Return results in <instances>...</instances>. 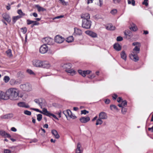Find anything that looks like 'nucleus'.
<instances>
[{
	"label": "nucleus",
	"mask_w": 153,
	"mask_h": 153,
	"mask_svg": "<svg viewBox=\"0 0 153 153\" xmlns=\"http://www.w3.org/2000/svg\"><path fill=\"white\" fill-rule=\"evenodd\" d=\"M19 90L15 88H9L6 91L7 100L10 99L11 100H16L19 97Z\"/></svg>",
	"instance_id": "obj_1"
},
{
	"label": "nucleus",
	"mask_w": 153,
	"mask_h": 153,
	"mask_svg": "<svg viewBox=\"0 0 153 153\" xmlns=\"http://www.w3.org/2000/svg\"><path fill=\"white\" fill-rule=\"evenodd\" d=\"M132 45L134 46H135V47L133 49L132 53L130 54L129 56L131 59L136 62L138 61L139 59L137 54L140 52L141 44L139 42H134L133 43Z\"/></svg>",
	"instance_id": "obj_2"
},
{
	"label": "nucleus",
	"mask_w": 153,
	"mask_h": 153,
	"mask_svg": "<svg viewBox=\"0 0 153 153\" xmlns=\"http://www.w3.org/2000/svg\"><path fill=\"white\" fill-rule=\"evenodd\" d=\"M72 66V65L71 63H68L64 64L62 66L64 68L66 69L65 71L66 72L70 73L71 75L73 76L75 75L76 72L73 69H71Z\"/></svg>",
	"instance_id": "obj_3"
},
{
	"label": "nucleus",
	"mask_w": 153,
	"mask_h": 153,
	"mask_svg": "<svg viewBox=\"0 0 153 153\" xmlns=\"http://www.w3.org/2000/svg\"><path fill=\"white\" fill-rule=\"evenodd\" d=\"M20 88L25 91H29L31 90V85L28 83L20 85Z\"/></svg>",
	"instance_id": "obj_4"
},
{
	"label": "nucleus",
	"mask_w": 153,
	"mask_h": 153,
	"mask_svg": "<svg viewBox=\"0 0 153 153\" xmlns=\"http://www.w3.org/2000/svg\"><path fill=\"white\" fill-rule=\"evenodd\" d=\"M82 26L83 27L85 28H90L91 26V21L88 20L84 19L82 21Z\"/></svg>",
	"instance_id": "obj_5"
},
{
	"label": "nucleus",
	"mask_w": 153,
	"mask_h": 153,
	"mask_svg": "<svg viewBox=\"0 0 153 153\" xmlns=\"http://www.w3.org/2000/svg\"><path fill=\"white\" fill-rule=\"evenodd\" d=\"M42 112H43V114L49 117H51V116H52L55 119L58 120V119L57 117L55 115L50 113L47 111L46 108H43L42 109Z\"/></svg>",
	"instance_id": "obj_6"
},
{
	"label": "nucleus",
	"mask_w": 153,
	"mask_h": 153,
	"mask_svg": "<svg viewBox=\"0 0 153 153\" xmlns=\"http://www.w3.org/2000/svg\"><path fill=\"white\" fill-rule=\"evenodd\" d=\"M48 47L46 44H44L41 46L39 49V51L42 54L46 53L48 50Z\"/></svg>",
	"instance_id": "obj_7"
},
{
	"label": "nucleus",
	"mask_w": 153,
	"mask_h": 153,
	"mask_svg": "<svg viewBox=\"0 0 153 153\" xmlns=\"http://www.w3.org/2000/svg\"><path fill=\"white\" fill-rule=\"evenodd\" d=\"M42 42L45 44L51 45L52 44L53 39L49 37H46L42 39Z\"/></svg>",
	"instance_id": "obj_8"
},
{
	"label": "nucleus",
	"mask_w": 153,
	"mask_h": 153,
	"mask_svg": "<svg viewBox=\"0 0 153 153\" xmlns=\"http://www.w3.org/2000/svg\"><path fill=\"white\" fill-rule=\"evenodd\" d=\"M42 61L39 60L35 59L33 61V64L36 67H41L42 64Z\"/></svg>",
	"instance_id": "obj_9"
},
{
	"label": "nucleus",
	"mask_w": 153,
	"mask_h": 153,
	"mask_svg": "<svg viewBox=\"0 0 153 153\" xmlns=\"http://www.w3.org/2000/svg\"><path fill=\"white\" fill-rule=\"evenodd\" d=\"M64 40V39L60 35H57L55 38V41L58 43H62Z\"/></svg>",
	"instance_id": "obj_10"
},
{
	"label": "nucleus",
	"mask_w": 153,
	"mask_h": 153,
	"mask_svg": "<svg viewBox=\"0 0 153 153\" xmlns=\"http://www.w3.org/2000/svg\"><path fill=\"white\" fill-rule=\"evenodd\" d=\"M75 151L76 153H83V149L82 148L81 145L80 143H77Z\"/></svg>",
	"instance_id": "obj_11"
},
{
	"label": "nucleus",
	"mask_w": 153,
	"mask_h": 153,
	"mask_svg": "<svg viewBox=\"0 0 153 153\" xmlns=\"http://www.w3.org/2000/svg\"><path fill=\"white\" fill-rule=\"evenodd\" d=\"M42 64L41 67L42 68H48L51 66V65L49 62L46 61H42Z\"/></svg>",
	"instance_id": "obj_12"
},
{
	"label": "nucleus",
	"mask_w": 153,
	"mask_h": 153,
	"mask_svg": "<svg viewBox=\"0 0 153 153\" xmlns=\"http://www.w3.org/2000/svg\"><path fill=\"white\" fill-rule=\"evenodd\" d=\"M85 33L87 34L93 38L97 37V36L96 33L91 31H85Z\"/></svg>",
	"instance_id": "obj_13"
},
{
	"label": "nucleus",
	"mask_w": 153,
	"mask_h": 153,
	"mask_svg": "<svg viewBox=\"0 0 153 153\" xmlns=\"http://www.w3.org/2000/svg\"><path fill=\"white\" fill-rule=\"evenodd\" d=\"M2 16L3 19L8 23L11 22V18L10 16L7 14L5 13L2 14Z\"/></svg>",
	"instance_id": "obj_14"
},
{
	"label": "nucleus",
	"mask_w": 153,
	"mask_h": 153,
	"mask_svg": "<svg viewBox=\"0 0 153 153\" xmlns=\"http://www.w3.org/2000/svg\"><path fill=\"white\" fill-rule=\"evenodd\" d=\"M91 72V71L89 70L84 71H82L81 70H79L78 72L83 76L85 77L86 74H89Z\"/></svg>",
	"instance_id": "obj_15"
},
{
	"label": "nucleus",
	"mask_w": 153,
	"mask_h": 153,
	"mask_svg": "<svg viewBox=\"0 0 153 153\" xmlns=\"http://www.w3.org/2000/svg\"><path fill=\"white\" fill-rule=\"evenodd\" d=\"M99 118L102 120H105L108 117L106 113L104 112H101L99 115Z\"/></svg>",
	"instance_id": "obj_16"
},
{
	"label": "nucleus",
	"mask_w": 153,
	"mask_h": 153,
	"mask_svg": "<svg viewBox=\"0 0 153 153\" xmlns=\"http://www.w3.org/2000/svg\"><path fill=\"white\" fill-rule=\"evenodd\" d=\"M7 100L6 92L5 93L4 92L0 91V100Z\"/></svg>",
	"instance_id": "obj_17"
},
{
	"label": "nucleus",
	"mask_w": 153,
	"mask_h": 153,
	"mask_svg": "<svg viewBox=\"0 0 153 153\" xmlns=\"http://www.w3.org/2000/svg\"><path fill=\"white\" fill-rule=\"evenodd\" d=\"M90 120L89 117H82L79 119L80 121L82 123H86L88 122Z\"/></svg>",
	"instance_id": "obj_18"
},
{
	"label": "nucleus",
	"mask_w": 153,
	"mask_h": 153,
	"mask_svg": "<svg viewBox=\"0 0 153 153\" xmlns=\"http://www.w3.org/2000/svg\"><path fill=\"white\" fill-rule=\"evenodd\" d=\"M13 116V114L11 113L7 114L2 115L1 116V119H8L12 117Z\"/></svg>",
	"instance_id": "obj_19"
},
{
	"label": "nucleus",
	"mask_w": 153,
	"mask_h": 153,
	"mask_svg": "<svg viewBox=\"0 0 153 153\" xmlns=\"http://www.w3.org/2000/svg\"><path fill=\"white\" fill-rule=\"evenodd\" d=\"M81 18L84 19H86L87 20H88L90 19V16L89 14L87 13H85L82 14L81 16Z\"/></svg>",
	"instance_id": "obj_20"
},
{
	"label": "nucleus",
	"mask_w": 153,
	"mask_h": 153,
	"mask_svg": "<svg viewBox=\"0 0 153 153\" xmlns=\"http://www.w3.org/2000/svg\"><path fill=\"white\" fill-rule=\"evenodd\" d=\"M82 31L80 29L77 28H74V33L75 35H82Z\"/></svg>",
	"instance_id": "obj_21"
},
{
	"label": "nucleus",
	"mask_w": 153,
	"mask_h": 153,
	"mask_svg": "<svg viewBox=\"0 0 153 153\" xmlns=\"http://www.w3.org/2000/svg\"><path fill=\"white\" fill-rule=\"evenodd\" d=\"M131 27L130 28V29L131 30L134 31H137V27L136 25L133 23H132L130 25Z\"/></svg>",
	"instance_id": "obj_22"
},
{
	"label": "nucleus",
	"mask_w": 153,
	"mask_h": 153,
	"mask_svg": "<svg viewBox=\"0 0 153 153\" xmlns=\"http://www.w3.org/2000/svg\"><path fill=\"white\" fill-rule=\"evenodd\" d=\"M52 134L54 136L55 138L58 139L59 137V135L58 134L57 131L55 130H53L51 131Z\"/></svg>",
	"instance_id": "obj_23"
},
{
	"label": "nucleus",
	"mask_w": 153,
	"mask_h": 153,
	"mask_svg": "<svg viewBox=\"0 0 153 153\" xmlns=\"http://www.w3.org/2000/svg\"><path fill=\"white\" fill-rule=\"evenodd\" d=\"M114 48L117 51H120L121 49V46L118 43H115L114 45Z\"/></svg>",
	"instance_id": "obj_24"
},
{
	"label": "nucleus",
	"mask_w": 153,
	"mask_h": 153,
	"mask_svg": "<svg viewBox=\"0 0 153 153\" xmlns=\"http://www.w3.org/2000/svg\"><path fill=\"white\" fill-rule=\"evenodd\" d=\"M106 28L107 29L109 30H114L115 29V26H113L111 24H109L108 25Z\"/></svg>",
	"instance_id": "obj_25"
},
{
	"label": "nucleus",
	"mask_w": 153,
	"mask_h": 153,
	"mask_svg": "<svg viewBox=\"0 0 153 153\" xmlns=\"http://www.w3.org/2000/svg\"><path fill=\"white\" fill-rule=\"evenodd\" d=\"M121 58L125 61L126 60V55L124 51H122L120 53Z\"/></svg>",
	"instance_id": "obj_26"
},
{
	"label": "nucleus",
	"mask_w": 153,
	"mask_h": 153,
	"mask_svg": "<svg viewBox=\"0 0 153 153\" xmlns=\"http://www.w3.org/2000/svg\"><path fill=\"white\" fill-rule=\"evenodd\" d=\"M18 105L20 107L25 108H28L29 107V105H26L25 103L24 102H20L18 103Z\"/></svg>",
	"instance_id": "obj_27"
},
{
	"label": "nucleus",
	"mask_w": 153,
	"mask_h": 153,
	"mask_svg": "<svg viewBox=\"0 0 153 153\" xmlns=\"http://www.w3.org/2000/svg\"><path fill=\"white\" fill-rule=\"evenodd\" d=\"M21 18V16H13V17L12 19L13 22V23H15L17 20Z\"/></svg>",
	"instance_id": "obj_28"
},
{
	"label": "nucleus",
	"mask_w": 153,
	"mask_h": 153,
	"mask_svg": "<svg viewBox=\"0 0 153 153\" xmlns=\"http://www.w3.org/2000/svg\"><path fill=\"white\" fill-rule=\"evenodd\" d=\"M110 108L111 110L114 111L116 110V111H118V109L117 107L114 105H110Z\"/></svg>",
	"instance_id": "obj_29"
},
{
	"label": "nucleus",
	"mask_w": 153,
	"mask_h": 153,
	"mask_svg": "<svg viewBox=\"0 0 153 153\" xmlns=\"http://www.w3.org/2000/svg\"><path fill=\"white\" fill-rule=\"evenodd\" d=\"M18 82L14 79H11L10 81V84L12 85L17 84Z\"/></svg>",
	"instance_id": "obj_30"
},
{
	"label": "nucleus",
	"mask_w": 153,
	"mask_h": 153,
	"mask_svg": "<svg viewBox=\"0 0 153 153\" xmlns=\"http://www.w3.org/2000/svg\"><path fill=\"white\" fill-rule=\"evenodd\" d=\"M45 100L44 99L42 98H39V106L41 107L44 104Z\"/></svg>",
	"instance_id": "obj_31"
},
{
	"label": "nucleus",
	"mask_w": 153,
	"mask_h": 153,
	"mask_svg": "<svg viewBox=\"0 0 153 153\" xmlns=\"http://www.w3.org/2000/svg\"><path fill=\"white\" fill-rule=\"evenodd\" d=\"M102 119L99 118L97 119L96 121V125H101L103 123L102 121Z\"/></svg>",
	"instance_id": "obj_32"
},
{
	"label": "nucleus",
	"mask_w": 153,
	"mask_h": 153,
	"mask_svg": "<svg viewBox=\"0 0 153 153\" xmlns=\"http://www.w3.org/2000/svg\"><path fill=\"white\" fill-rule=\"evenodd\" d=\"M17 13L19 15V16H21V18L25 15V14L23 13L22 10L21 9L18 10L17 11Z\"/></svg>",
	"instance_id": "obj_33"
},
{
	"label": "nucleus",
	"mask_w": 153,
	"mask_h": 153,
	"mask_svg": "<svg viewBox=\"0 0 153 153\" xmlns=\"http://www.w3.org/2000/svg\"><path fill=\"white\" fill-rule=\"evenodd\" d=\"M10 80V78L8 76H5L3 78V80L5 83L8 82Z\"/></svg>",
	"instance_id": "obj_34"
},
{
	"label": "nucleus",
	"mask_w": 153,
	"mask_h": 153,
	"mask_svg": "<svg viewBox=\"0 0 153 153\" xmlns=\"http://www.w3.org/2000/svg\"><path fill=\"white\" fill-rule=\"evenodd\" d=\"M6 53L8 56L11 57L12 56L11 50L10 49H9L6 51Z\"/></svg>",
	"instance_id": "obj_35"
},
{
	"label": "nucleus",
	"mask_w": 153,
	"mask_h": 153,
	"mask_svg": "<svg viewBox=\"0 0 153 153\" xmlns=\"http://www.w3.org/2000/svg\"><path fill=\"white\" fill-rule=\"evenodd\" d=\"M36 7H37L38 10V11H44L46 10L45 9L39 6V5H37Z\"/></svg>",
	"instance_id": "obj_36"
},
{
	"label": "nucleus",
	"mask_w": 153,
	"mask_h": 153,
	"mask_svg": "<svg viewBox=\"0 0 153 153\" xmlns=\"http://www.w3.org/2000/svg\"><path fill=\"white\" fill-rule=\"evenodd\" d=\"M74 39L73 36H71L68 37L66 41L68 42H71L73 41Z\"/></svg>",
	"instance_id": "obj_37"
},
{
	"label": "nucleus",
	"mask_w": 153,
	"mask_h": 153,
	"mask_svg": "<svg viewBox=\"0 0 153 153\" xmlns=\"http://www.w3.org/2000/svg\"><path fill=\"white\" fill-rule=\"evenodd\" d=\"M128 2L129 4H131L134 6L135 5V1L134 0H128Z\"/></svg>",
	"instance_id": "obj_38"
},
{
	"label": "nucleus",
	"mask_w": 153,
	"mask_h": 153,
	"mask_svg": "<svg viewBox=\"0 0 153 153\" xmlns=\"http://www.w3.org/2000/svg\"><path fill=\"white\" fill-rule=\"evenodd\" d=\"M42 118V115L41 114H39L37 115V120L39 121H40Z\"/></svg>",
	"instance_id": "obj_39"
},
{
	"label": "nucleus",
	"mask_w": 153,
	"mask_h": 153,
	"mask_svg": "<svg viewBox=\"0 0 153 153\" xmlns=\"http://www.w3.org/2000/svg\"><path fill=\"white\" fill-rule=\"evenodd\" d=\"M27 72L30 74L35 75V74L33 72V71L30 69H27Z\"/></svg>",
	"instance_id": "obj_40"
},
{
	"label": "nucleus",
	"mask_w": 153,
	"mask_h": 153,
	"mask_svg": "<svg viewBox=\"0 0 153 153\" xmlns=\"http://www.w3.org/2000/svg\"><path fill=\"white\" fill-rule=\"evenodd\" d=\"M21 29L22 30V31L24 34H25L27 30V28L25 27L21 28Z\"/></svg>",
	"instance_id": "obj_41"
},
{
	"label": "nucleus",
	"mask_w": 153,
	"mask_h": 153,
	"mask_svg": "<svg viewBox=\"0 0 153 153\" xmlns=\"http://www.w3.org/2000/svg\"><path fill=\"white\" fill-rule=\"evenodd\" d=\"M24 113L28 115H30L31 114V112L28 110L24 111Z\"/></svg>",
	"instance_id": "obj_42"
},
{
	"label": "nucleus",
	"mask_w": 153,
	"mask_h": 153,
	"mask_svg": "<svg viewBox=\"0 0 153 153\" xmlns=\"http://www.w3.org/2000/svg\"><path fill=\"white\" fill-rule=\"evenodd\" d=\"M89 112L88 111H86L85 110H82L81 112V114H86L88 113Z\"/></svg>",
	"instance_id": "obj_43"
},
{
	"label": "nucleus",
	"mask_w": 153,
	"mask_h": 153,
	"mask_svg": "<svg viewBox=\"0 0 153 153\" xmlns=\"http://www.w3.org/2000/svg\"><path fill=\"white\" fill-rule=\"evenodd\" d=\"M117 12V10L116 9H114L113 10H112L111 11V13L113 15H114L116 14Z\"/></svg>",
	"instance_id": "obj_44"
},
{
	"label": "nucleus",
	"mask_w": 153,
	"mask_h": 153,
	"mask_svg": "<svg viewBox=\"0 0 153 153\" xmlns=\"http://www.w3.org/2000/svg\"><path fill=\"white\" fill-rule=\"evenodd\" d=\"M6 132L3 131H0V134L2 136L4 137L5 135Z\"/></svg>",
	"instance_id": "obj_45"
},
{
	"label": "nucleus",
	"mask_w": 153,
	"mask_h": 153,
	"mask_svg": "<svg viewBox=\"0 0 153 153\" xmlns=\"http://www.w3.org/2000/svg\"><path fill=\"white\" fill-rule=\"evenodd\" d=\"M127 111V109L123 107L122 108V112L123 114H125Z\"/></svg>",
	"instance_id": "obj_46"
},
{
	"label": "nucleus",
	"mask_w": 153,
	"mask_h": 153,
	"mask_svg": "<svg viewBox=\"0 0 153 153\" xmlns=\"http://www.w3.org/2000/svg\"><path fill=\"white\" fill-rule=\"evenodd\" d=\"M60 1L62 4L64 5H67V2L65 1L64 0H59Z\"/></svg>",
	"instance_id": "obj_47"
},
{
	"label": "nucleus",
	"mask_w": 153,
	"mask_h": 153,
	"mask_svg": "<svg viewBox=\"0 0 153 153\" xmlns=\"http://www.w3.org/2000/svg\"><path fill=\"white\" fill-rule=\"evenodd\" d=\"M123 40V38L122 37L119 36H118L117 38V41H121Z\"/></svg>",
	"instance_id": "obj_48"
},
{
	"label": "nucleus",
	"mask_w": 153,
	"mask_h": 153,
	"mask_svg": "<svg viewBox=\"0 0 153 153\" xmlns=\"http://www.w3.org/2000/svg\"><path fill=\"white\" fill-rule=\"evenodd\" d=\"M27 22L28 25H29L33 24V21L30 20L29 19H27Z\"/></svg>",
	"instance_id": "obj_49"
},
{
	"label": "nucleus",
	"mask_w": 153,
	"mask_h": 153,
	"mask_svg": "<svg viewBox=\"0 0 153 153\" xmlns=\"http://www.w3.org/2000/svg\"><path fill=\"white\" fill-rule=\"evenodd\" d=\"M65 112L67 113L68 116L69 117L72 114L71 111L69 110H67Z\"/></svg>",
	"instance_id": "obj_50"
},
{
	"label": "nucleus",
	"mask_w": 153,
	"mask_h": 153,
	"mask_svg": "<svg viewBox=\"0 0 153 153\" xmlns=\"http://www.w3.org/2000/svg\"><path fill=\"white\" fill-rule=\"evenodd\" d=\"M148 0H144V1L142 3V4H143L145 5L146 6H147L148 5Z\"/></svg>",
	"instance_id": "obj_51"
},
{
	"label": "nucleus",
	"mask_w": 153,
	"mask_h": 153,
	"mask_svg": "<svg viewBox=\"0 0 153 153\" xmlns=\"http://www.w3.org/2000/svg\"><path fill=\"white\" fill-rule=\"evenodd\" d=\"M4 153H11V152L10 150L7 149H4Z\"/></svg>",
	"instance_id": "obj_52"
},
{
	"label": "nucleus",
	"mask_w": 153,
	"mask_h": 153,
	"mask_svg": "<svg viewBox=\"0 0 153 153\" xmlns=\"http://www.w3.org/2000/svg\"><path fill=\"white\" fill-rule=\"evenodd\" d=\"M123 106H125L127 105V102L126 100L122 101V102L121 103Z\"/></svg>",
	"instance_id": "obj_53"
},
{
	"label": "nucleus",
	"mask_w": 153,
	"mask_h": 153,
	"mask_svg": "<svg viewBox=\"0 0 153 153\" xmlns=\"http://www.w3.org/2000/svg\"><path fill=\"white\" fill-rule=\"evenodd\" d=\"M64 16L63 15H60L59 16H57L56 17H54L53 19H59V18H62Z\"/></svg>",
	"instance_id": "obj_54"
},
{
	"label": "nucleus",
	"mask_w": 153,
	"mask_h": 153,
	"mask_svg": "<svg viewBox=\"0 0 153 153\" xmlns=\"http://www.w3.org/2000/svg\"><path fill=\"white\" fill-rule=\"evenodd\" d=\"M117 97V95L116 94H114L112 96V98L114 100H115Z\"/></svg>",
	"instance_id": "obj_55"
},
{
	"label": "nucleus",
	"mask_w": 153,
	"mask_h": 153,
	"mask_svg": "<svg viewBox=\"0 0 153 153\" xmlns=\"http://www.w3.org/2000/svg\"><path fill=\"white\" fill-rule=\"evenodd\" d=\"M69 117L73 119H75L76 118V117L75 115H73L72 114L69 116Z\"/></svg>",
	"instance_id": "obj_56"
},
{
	"label": "nucleus",
	"mask_w": 153,
	"mask_h": 153,
	"mask_svg": "<svg viewBox=\"0 0 153 153\" xmlns=\"http://www.w3.org/2000/svg\"><path fill=\"white\" fill-rule=\"evenodd\" d=\"M33 25H38L39 24V22H37L36 21H33Z\"/></svg>",
	"instance_id": "obj_57"
},
{
	"label": "nucleus",
	"mask_w": 153,
	"mask_h": 153,
	"mask_svg": "<svg viewBox=\"0 0 153 153\" xmlns=\"http://www.w3.org/2000/svg\"><path fill=\"white\" fill-rule=\"evenodd\" d=\"M34 101L36 103L38 104L39 105V99H35Z\"/></svg>",
	"instance_id": "obj_58"
},
{
	"label": "nucleus",
	"mask_w": 153,
	"mask_h": 153,
	"mask_svg": "<svg viewBox=\"0 0 153 153\" xmlns=\"http://www.w3.org/2000/svg\"><path fill=\"white\" fill-rule=\"evenodd\" d=\"M110 102V100L109 99H106L105 101V102L106 104H108Z\"/></svg>",
	"instance_id": "obj_59"
},
{
	"label": "nucleus",
	"mask_w": 153,
	"mask_h": 153,
	"mask_svg": "<svg viewBox=\"0 0 153 153\" xmlns=\"http://www.w3.org/2000/svg\"><path fill=\"white\" fill-rule=\"evenodd\" d=\"M122 100V98L121 97H119L117 100V101L118 102H120L121 100Z\"/></svg>",
	"instance_id": "obj_60"
},
{
	"label": "nucleus",
	"mask_w": 153,
	"mask_h": 153,
	"mask_svg": "<svg viewBox=\"0 0 153 153\" xmlns=\"http://www.w3.org/2000/svg\"><path fill=\"white\" fill-rule=\"evenodd\" d=\"M4 137H8V138H10V137H11V136H10V135L9 134L7 133H6V134H5V135L4 136Z\"/></svg>",
	"instance_id": "obj_61"
},
{
	"label": "nucleus",
	"mask_w": 153,
	"mask_h": 153,
	"mask_svg": "<svg viewBox=\"0 0 153 153\" xmlns=\"http://www.w3.org/2000/svg\"><path fill=\"white\" fill-rule=\"evenodd\" d=\"M100 6L101 7L103 4L102 0H99Z\"/></svg>",
	"instance_id": "obj_62"
},
{
	"label": "nucleus",
	"mask_w": 153,
	"mask_h": 153,
	"mask_svg": "<svg viewBox=\"0 0 153 153\" xmlns=\"http://www.w3.org/2000/svg\"><path fill=\"white\" fill-rule=\"evenodd\" d=\"M11 130L12 131H14V132H16V131H17V130L14 127H12L11 128Z\"/></svg>",
	"instance_id": "obj_63"
},
{
	"label": "nucleus",
	"mask_w": 153,
	"mask_h": 153,
	"mask_svg": "<svg viewBox=\"0 0 153 153\" xmlns=\"http://www.w3.org/2000/svg\"><path fill=\"white\" fill-rule=\"evenodd\" d=\"M148 130L149 131H151L152 132H153V126L151 128H148Z\"/></svg>",
	"instance_id": "obj_64"
}]
</instances>
